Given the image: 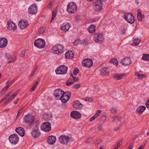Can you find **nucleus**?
<instances>
[{"instance_id": "obj_64", "label": "nucleus", "mask_w": 149, "mask_h": 149, "mask_svg": "<svg viewBox=\"0 0 149 149\" xmlns=\"http://www.w3.org/2000/svg\"><path fill=\"white\" fill-rule=\"evenodd\" d=\"M138 136V135H135L132 139V141H134Z\"/></svg>"}, {"instance_id": "obj_24", "label": "nucleus", "mask_w": 149, "mask_h": 149, "mask_svg": "<svg viewBox=\"0 0 149 149\" xmlns=\"http://www.w3.org/2000/svg\"><path fill=\"white\" fill-rule=\"evenodd\" d=\"M70 26V24L68 23L67 24H63L61 26V30L64 32H66L68 31Z\"/></svg>"}, {"instance_id": "obj_14", "label": "nucleus", "mask_w": 149, "mask_h": 149, "mask_svg": "<svg viewBox=\"0 0 149 149\" xmlns=\"http://www.w3.org/2000/svg\"><path fill=\"white\" fill-rule=\"evenodd\" d=\"M38 12L37 6L35 4L30 6L28 8V12L30 14H35Z\"/></svg>"}, {"instance_id": "obj_15", "label": "nucleus", "mask_w": 149, "mask_h": 149, "mask_svg": "<svg viewBox=\"0 0 149 149\" xmlns=\"http://www.w3.org/2000/svg\"><path fill=\"white\" fill-rule=\"evenodd\" d=\"M7 27L8 30L14 31L16 29L17 26L15 23L11 21L8 22Z\"/></svg>"}, {"instance_id": "obj_39", "label": "nucleus", "mask_w": 149, "mask_h": 149, "mask_svg": "<svg viewBox=\"0 0 149 149\" xmlns=\"http://www.w3.org/2000/svg\"><path fill=\"white\" fill-rule=\"evenodd\" d=\"M87 42L88 41L87 40L84 39L81 40L80 43L83 45H86Z\"/></svg>"}, {"instance_id": "obj_20", "label": "nucleus", "mask_w": 149, "mask_h": 149, "mask_svg": "<svg viewBox=\"0 0 149 149\" xmlns=\"http://www.w3.org/2000/svg\"><path fill=\"white\" fill-rule=\"evenodd\" d=\"M132 61L130 58L125 57L123 58L121 61L122 64L124 65H128L132 63Z\"/></svg>"}, {"instance_id": "obj_50", "label": "nucleus", "mask_w": 149, "mask_h": 149, "mask_svg": "<svg viewBox=\"0 0 149 149\" xmlns=\"http://www.w3.org/2000/svg\"><path fill=\"white\" fill-rule=\"evenodd\" d=\"M81 85L80 84H76L73 86V88L74 89H77L80 87Z\"/></svg>"}, {"instance_id": "obj_22", "label": "nucleus", "mask_w": 149, "mask_h": 149, "mask_svg": "<svg viewBox=\"0 0 149 149\" xmlns=\"http://www.w3.org/2000/svg\"><path fill=\"white\" fill-rule=\"evenodd\" d=\"M74 107L77 109H81L83 107V105L81 104L78 100L74 101L73 102Z\"/></svg>"}, {"instance_id": "obj_47", "label": "nucleus", "mask_w": 149, "mask_h": 149, "mask_svg": "<svg viewBox=\"0 0 149 149\" xmlns=\"http://www.w3.org/2000/svg\"><path fill=\"white\" fill-rule=\"evenodd\" d=\"M45 30V28L40 29L39 31L40 34H42L44 32Z\"/></svg>"}, {"instance_id": "obj_58", "label": "nucleus", "mask_w": 149, "mask_h": 149, "mask_svg": "<svg viewBox=\"0 0 149 149\" xmlns=\"http://www.w3.org/2000/svg\"><path fill=\"white\" fill-rule=\"evenodd\" d=\"M121 126V125L120 124V126H116L114 128V130L115 131H117L120 128V127Z\"/></svg>"}, {"instance_id": "obj_49", "label": "nucleus", "mask_w": 149, "mask_h": 149, "mask_svg": "<svg viewBox=\"0 0 149 149\" xmlns=\"http://www.w3.org/2000/svg\"><path fill=\"white\" fill-rule=\"evenodd\" d=\"M8 88L9 87H8V86H6V87H5L4 88H3L1 90V93H3L4 92H5L7 90Z\"/></svg>"}, {"instance_id": "obj_59", "label": "nucleus", "mask_w": 149, "mask_h": 149, "mask_svg": "<svg viewBox=\"0 0 149 149\" xmlns=\"http://www.w3.org/2000/svg\"><path fill=\"white\" fill-rule=\"evenodd\" d=\"M127 29H124L121 30V33L122 34H124L125 33L126 30Z\"/></svg>"}, {"instance_id": "obj_43", "label": "nucleus", "mask_w": 149, "mask_h": 149, "mask_svg": "<svg viewBox=\"0 0 149 149\" xmlns=\"http://www.w3.org/2000/svg\"><path fill=\"white\" fill-rule=\"evenodd\" d=\"M122 142H123L122 141H119L117 146L114 149H117L118 148L120 147V146L122 144Z\"/></svg>"}, {"instance_id": "obj_55", "label": "nucleus", "mask_w": 149, "mask_h": 149, "mask_svg": "<svg viewBox=\"0 0 149 149\" xmlns=\"http://www.w3.org/2000/svg\"><path fill=\"white\" fill-rule=\"evenodd\" d=\"M25 50H23L22 51L21 53L20 54V55L22 57H24L25 55Z\"/></svg>"}, {"instance_id": "obj_11", "label": "nucleus", "mask_w": 149, "mask_h": 149, "mask_svg": "<svg viewBox=\"0 0 149 149\" xmlns=\"http://www.w3.org/2000/svg\"><path fill=\"white\" fill-rule=\"evenodd\" d=\"M58 139L61 143L67 144L69 141V137L65 135H62L59 137Z\"/></svg>"}, {"instance_id": "obj_62", "label": "nucleus", "mask_w": 149, "mask_h": 149, "mask_svg": "<svg viewBox=\"0 0 149 149\" xmlns=\"http://www.w3.org/2000/svg\"><path fill=\"white\" fill-rule=\"evenodd\" d=\"M11 93L10 92L6 95L4 97L6 100L7 98L11 94Z\"/></svg>"}, {"instance_id": "obj_38", "label": "nucleus", "mask_w": 149, "mask_h": 149, "mask_svg": "<svg viewBox=\"0 0 149 149\" xmlns=\"http://www.w3.org/2000/svg\"><path fill=\"white\" fill-rule=\"evenodd\" d=\"M79 72V69L77 68H75L73 71V73L74 75H76Z\"/></svg>"}, {"instance_id": "obj_28", "label": "nucleus", "mask_w": 149, "mask_h": 149, "mask_svg": "<svg viewBox=\"0 0 149 149\" xmlns=\"http://www.w3.org/2000/svg\"><path fill=\"white\" fill-rule=\"evenodd\" d=\"M146 108L144 106H139L137 109L136 111L139 114L142 113L144 111L146 110Z\"/></svg>"}, {"instance_id": "obj_13", "label": "nucleus", "mask_w": 149, "mask_h": 149, "mask_svg": "<svg viewBox=\"0 0 149 149\" xmlns=\"http://www.w3.org/2000/svg\"><path fill=\"white\" fill-rule=\"evenodd\" d=\"M28 23L27 20L22 19L20 20L18 25L21 29H24L27 27L29 25Z\"/></svg>"}, {"instance_id": "obj_17", "label": "nucleus", "mask_w": 149, "mask_h": 149, "mask_svg": "<svg viewBox=\"0 0 149 149\" xmlns=\"http://www.w3.org/2000/svg\"><path fill=\"white\" fill-rule=\"evenodd\" d=\"M64 91L61 89L58 88L55 90L54 93V96L56 98V99L60 98L61 95L63 93Z\"/></svg>"}, {"instance_id": "obj_41", "label": "nucleus", "mask_w": 149, "mask_h": 149, "mask_svg": "<svg viewBox=\"0 0 149 149\" xmlns=\"http://www.w3.org/2000/svg\"><path fill=\"white\" fill-rule=\"evenodd\" d=\"M63 93L64 94V95H67L68 97H70V98L71 96V92L69 91H67L65 92H63Z\"/></svg>"}, {"instance_id": "obj_10", "label": "nucleus", "mask_w": 149, "mask_h": 149, "mask_svg": "<svg viewBox=\"0 0 149 149\" xmlns=\"http://www.w3.org/2000/svg\"><path fill=\"white\" fill-rule=\"evenodd\" d=\"M94 40L96 42L102 43L104 40L103 36L100 33L95 34L93 37Z\"/></svg>"}, {"instance_id": "obj_5", "label": "nucleus", "mask_w": 149, "mask_h": 149, "mask_svg": "<svg viewBox=\"0 0 149 149\" xmlns=\"http://www.w3.org/2000/svg\"><path fill=\"white\" fill-rule=\"evenodd\" d=\"M106 0H97L95 3L94 9L95 11L100 12L102 9L103 2Z\"/></svg>"}, {"instance_id": "obj_40", "label": "nucleus", "mask_w": 149, "mask_h": 149, "mask_svg": "<svg viewBox=\"0 0 149 149\" xmlns=\"http://www.w3.org/2000/svg\"><path fill=\"white\" fill-rule=\"evenodd\" d=\"M57 12L56 11H53L52 12V19L50 21V22H52V21L54 19V18L55 17L56 14Z\"/></svg>"}, {"instance_id": "obj_9", "label": "nucleus", "mask_w": 149, "mask_h": 149, "mask_svg": "<svg viewBox=\"0 0 149 149\" xmlns=\"http://www.w3.org/2000/svg\"><path fill=\"white\" fill-rule=\"evenodd\" d=\"M10 142L14 144H16L19 141L18 136L16 134H14L11 135L9 137Z\"/></svg>"}, {"instance_id": "obj_46", "label": "nucleus", "mask_w": 149, "mask_h": 149, "mask_svg": "<svg viewBox=\"0 0 149 149\" xmlns=\"http://www.w3.org/2000/svg\"><path fill=\"white\" fill-rule=\"evenodd\" d=\"M38 85V84H37V82H36L33 85V87L31 90V91H34L36 88L37 86Z\"/></svg>"}, {"instance_id": "obj_60", "label": "nucleus", "mask_w": 149, "mask_h": 149, "mask_svg": "<svg viewBox=\"0 0 149 149\" xmlns=\"http://www.w3.org/2000/svg\"><path fill=\"white\" fill-rule=\"evenodd\" d=\"M142 74H138L137 75V77L138 78L140 79H142V76H141Z\"/></svg>"}, {"instance_id": "obj_26", "label": "nucleus", "mask_w": 149, "mask_h": 149, "mask_svg": "<svg viewBox=\"0 0 149 149\" xmlns=\"http://www.w3.org/2000/svg\"><path fill=\"white\" fill-rule=\"evenodd\" d=\"M137 11L138 12L137 14L138 19L139 21H142L143 18L145 16L141 14L142 12L140 9H139L137 10Z\"/></svg>"}, {"instance_id": "obj_45", "label": "nucleus", "mask_w": 149, "mask_h": 149, "mask_svg": "<svg viewBox=\"0 0 149 149\" xmlns=\"http://www.w3.org/2000/svg\"><path fill=\"white\" fill-rule=\"evenodd\" d=\"M85 101L91 102L93 101V99L92 97H87L85 99Z\"/></svg>"}, {"instance_id": "obj_2", "label": "nucleus", "mask_w": 149, "mask_h": 149, "mask_svg": "<svg viewBox=\"0 0 149 149\" xmlns=\"http://www.w3.org/2000/svg\"><path fill=\"white\" fill-rule=\"evenodd\" d=\"M35 117L33 116L29 115H25L24 118V122L31 126L34 125V123Z\"/></svg>"}, {"instance_id": "obj_61", "label": "nucleus", "mask_w": 149, "mask_h": 149, "mask_svg": "<svg viewBox=\"0 0 149 149\" xmlns=\"http://www.w3.org/2000/svg\"><path fill=\"white\" fill-rule=\"evenodd\" d=\"M13 81H14L13 80L11 81H10V82L7 85V86H8V87H9L11 86V85L13 83Z\"/></svg>"}, {"instance_id": "obj_25", "label": "nucleus", "mask_w": 149, "mask_h": 149, "mask_svg": "<svg viewBox=\"0 0 149 149\" xmlns=\"http://www.w3.org/2000/svg\"><path fill=\"white\" fill-rule=\"evenodd\" d=\"M70 99L69 97L65 95L63 93L59 99L61 100L63 103H65L69 100Z\"/></svg>"}, {"instance_id": "obj_31", "label": "nucleus", "mask_w": 149, "mask_h": 149, "mask_svg": "<svg viewBox=\"0 0 149 149\" xmlns=\"http://www.w3.org/2000/svg\"><path fill=\"white\" fill-rule=\"evenodd\" d=\"M96 26L93 24H91L90 27L88 28V30L90 33H92L95 31Z\"/></svg>"}, {"instance_id": "obj_34", "label": "nucleus", "mask_w": 149, "mask_h": 149, "mask_svg": "<svg viewBox=\"0 0 149 149\" xmlns=\"http://www.w3.org/2000/svg\"><path fill=\"white\" fill-rule=\"evenodd\" d=\"M100 118L101 121L103 122H105L106 118V113H102Z\"/></svg>"}, {"instance_id": "obj_48", "label": "nucleus", "mask_w": 149, "mask_h": 149, "mask_svg": "<svg viewBox=\"0 0 149 149\" xmlns=\"http://www.w3.org/2000/svg\"><path fill=\"white\" fill-rule=\"evenodd\" d=\"M23 110V108H22L18 111V113L17 114V116L16 117V119H17L18 118L19 116L20 115L22 111Z\"/></svg>"}, {"instance_id": "obj_7", "label": "nucleus", "mask_w": 149, "mask_h": 149, "mask_svg": "<svg viewBox=\"0 0 149 149\" xmlns=\"http://www.w3.org/2000/svg\"><path fill=\"white\" fill-rule=\"evenodd\" d=\"M63 46L60 44H58L54 46L52 48V50L54 53L58 54H61L63 52Z\"/></svg>"}, {"instance_id": "obj_16", "label": "nucleus", "mask_w": 149, "mask_h": 149, "mask_svg": "<svg viewBox=\"0 0 149 149\" xmlns=\"http://www.w3.org/2000/svg\"><path fill=\"white\" fill-rule=\"evenodd\" d=\"M31 134L32 136L35 138H37L40 136L41 134L39 130L36 129L35 128L32 129V130L31 132Z\"/></svg>"}, {"instance_id": "obj_8", "label": "nucleus", "mask_w": 149, "mask_h": 149, "mask_svg": "<svg viewBox=\"0 0 149 149\" xmlns=\"http://www.w3.org/2000/svg\"><path fill=\"white\" fill-rule=\"evenodd\" d=\"M41 130L46 132H48L51 129V125L50 123L46 122L42 124L40 127Z\"/></svg>"}, {"instance_id": "obj_21", "label": "nucleus", "mask_w": 149, "mask_h": 149, "mask_svg": "<svg viewBox=\"0 0 149 149\" xmlns=\"http://www.w3.org/2000/svg\"><path fill=\"white\" fill-rule=\"evenodd\" d=\"M70 115L72 117L76 119H79L81 116V114L79 112L75 111H72Z\"/></svg>"}, {"instance_id": "obj_29", "label": "nucleus", "mask_w": 149, "mask_h": 149, "mask_svg": "<svg viewBox=\"0 0 149 149\" xmlns=\"http://www.w3.org/2000/svg\"><path fill=\"white\" fill-rule=\"evenodd\" d=\"M126 75V74L125 73L117 74L116 75L114 76L113 78L114 79L118 80L122 79L123 77L125 76Z\"/></svg>"}, {"instance_id": "obj_27", "label": "nucleus", "mask_w": 149, "mask_h": 149, "mask_svg": "<svg viewBox=\"0 0 149 149\" xmlns=\"http://www.w3.org/2000/svg\"><path fill=\"white\" fill-rule=\"evenodd\" d=\"M52 118V116L50 113H45L43 116V118L46 120H49Z\"/></svg>"}, {"instance_id": "obj_52", "label": "nucleus", "mask_w": 149, "mask_h": 149, "mask_svg": "<svg viewBox=\"0 0 149 149\" xmlns=\"http://www.w3.org/2000/svg\"><path fill=\"white\" fill-rule=\"evenodd\" d=\"M17 60L16 57L15 56V58H14L13 59L10 61L8 62V63H12L14 62L16 60Z\"/></svg>"}, {"instance_id": "obj_53", "label": "nucleus", "mask_w": 149, "mask_h": 149, "mask_svg": "<svg viewBox=\"0 0 149 149\" xmlns=\"http://www.w3.org/2000/svg\"><path fill=\"white\" fill-rule=\"evenodd\" d=\"M102 111L101 110H97V111L95 115L97 117L100 116V113H101Z\"/></svg>"}, {"instance_id": "obj_36", "label": "nucleus", "mask_w": 149, "mask_h": 149, "mask_svg": "<svg viewBox=\"0 0 149 149\" xmlns=\"http://www.w3.org/2000/svg\"><path fill=\"white\" fill-rule=\"evenodd\" d=\"M113 121V122H118L120 120L121 118V117H119L118 116L114 117Z\"/></svg>"}, {"instance_id": "obj_57", "label": "nucleus", "mask_w": 149, "mask_h": 149, "mask_svg": "<svg viewBox=\"0 0 149 149\" xmlns=\"http://www.w3.org/2000/svg\"><path fill=\"white\" fill-rule=\"evenodd\" d=\"M146 105L147 108H149V99L147 101Z\"/></svg>"}, {"instance_id": "obj_54", "label": "nucleus", "mask_w": 149, "mask_h": 149, "mask_svg": "<svg viewBox=\"0 0 149 149\" xmlns=\"http://www.w3.org/2000/svg\"><path fill=\"white\" fill-rule=\"evenodd\" d=\"M73 83V81H68V80L66 82V85L68 86H69L70 85L72 84Z\"/></svg>"}, {"instance_id": "obj_30", "label": "nucleus", "mask_w": 149, "mask_h": 149, "mask_svg": "<svg viewBox=\"0 0 149 149\" xmlns=\"http://www.w3.org/2000/svg\"><path fill=\"white\" fill-rule=\"evenodd\" d=\"M100 73L102 75L108 76L109 72L107 68H104L101 70Z\"/></svg>"}, {"instance_id": "obj_51", "label": "nucleus", "mask_w": 149, "mask_h": 149, "mask_svg": "<svg viewBox=\"0 0 149 149\" xmlns=\"http://www.w3.org/2000/svg\"><path fill=\"white\" fill-rule=\"evenodd\" d=\"M97 118V117L95 115H94L93 117H92L89 119V121L90 122H91L94 120L95 119Z\"/></svg>"}, {"instance_id": "obj_4", "label": "nucleus", "mask_w": 149, "mask_h": 149, "mask_svg": "<svg viewBox=\"0 0 149 149\" xmlns=\"http://www.w3.org/2000/svg\"><path fill=\"white\" fill-rule=\"evenodd\" d=\"M124 18L126 21L130 24H132L135 21L134 15L131 13H127L124 16Z\"/></svg>"}, {"instance_id": "obj_12", "label": "nucleus", "mask_w": 149, "mask_h": 149, "mask_svg": "<svg viewBox=\"0 0 149 149\" xmlns=\"http://www.w3.org/2000/svg\"><path fill=\"white\" fill-rule=\"evenodd\" d=\"M82 65L85 67L90 68L93 65V61L89 58L85 59L82 61Z\"/></svg>"}, {"instance_id": "obj_6", "label": "nucleus", "mask_w": 149, "mask_h": 149, "mask_svg": "<svg viewBox=\"0 0 149 149\" xmlns=\"http://www.w3.org/2000/svg\"><path fill=\"white\" fill-rule=\"evenodd\" d=\"M34 45L39 49L43 48L45 46V42L42 38H38L34 42Z\"/></svg>"}, {"instance_id": "obj_44", "label": "nucleus", "mask_w": 149, "mask_h": 149, "mask_svg": "<svg viewBox=\"0 0 149 149\" xmlns=\"http://www.w3.org/2000/svg\"><path fill=\"white\" fill-rule=\"evenodd\" d=\"M110 110L112 113H115L116 112L117 109L113 107Z\"/></svg>"}, {"instance_id": "obj_3", "label": "nucleus", "mask_w": 149, "mask_h": 149, "mask_svg": "<svg viewBox=\"0 0 149 149\" xmlns=\"http://www.w3.org/2000/svg\"><path fill=\"white\" fill-rule=\"evenodd\" d=\"M68 67L64 65H61L58 67L55 70L56 74H65L67 71Z\"/></svg>"}, {"instance_id": "obj_18", "label": "nucleus", "mask_w": 149, "mask_h": 149, "mask_svg": "<svg viewBox=\"0 0 149 149\" xmlns=\"http://www.w3.org/2000/svg\"><path fill=\"white\" fill-rule=\"evenodd\" d=\"M7 39L5 37L0 38V48H3L6 47L8 44Z\"/></svg>"}, {"instance_id": "obj_19", "label": "nucleus", "mask_w": 149, "mask_h": 149, "mask_svg": "<svg viewBox=\"0 0 149 149\" xmlns=\"http://www.w3.org/2000/svg\"><path fill=\"white\" fill-rule=\"evenodd\" d=\"M56 137L55 136L51 135L49 136L47 139V142L50 145H53L56 141Z\"/></svg>"}, {"instance_id": "obj_56", "label": "nucleus", "mask_w": 149, "mask_h": 149, "mask_svg": "<svg viewBox=\"0 0 149 149\" xmlns=\"http://www.w3.org/2000/svg\"><path fill=\"white\" fill-rule=\"evenodd\" d=\"M52 2H50L49 3V4L48 6H47V8H48L50 9L51 7H52Z\"/></svg>"}, {"instance_id": "obj_33", "label": "nucleus", "mask_w": 149, "mask_h": 149, "mask_svg": "<svg viewBox=\"0 0 149 149\" xmlns=\"http://www.w3.org/2000/svg\"><path fill=\"white\" fill-rule=\"evenodd\" d=\"M142 59L144 61H149V54H143Z\"/></svg>"}, {"instance_id": "obj_63", "label": "nucleus", "mask_w": 149, "mask_h": 149, "mask_svg": "<svg viewBox=\"0 0 149 149\" xmlns=\"http://www.w3.org/2000/svg\"><path fill=\"white\" fill-rule=\"evenodd\" d=\"M36 72V71L33 70L30 74V77H33Z\"/></svg>"}, {"instance_id": "obj_32", "label": "nucleus", "mask_w": 149, "mask_h": 149, "mask_svg": "<svg viewBox=\"0 0 149 149\" xmlns=\"http://www.w3.org/2000/svg\"><path fill=\"white\" fill-rule=\"evenodd\" d=\"M70 53H72V51L71 50L68 51L65 54V56L66 58H72L73 57V56H70Z\"/></svg>"}, {"instance_id": "obj_42", "label": "nucleus", "mask_w": 149, "mask_h": 149, "mask_svg": "<svg viewBox=\"0 0 149 149\" xmlns=\"http://www.w3.org/2000/svg\"><path fill=\"white\" fill-rule=\"evenodd\" d=\"M110 62L112 63L118 65V61L116 59H111L110 61Z\"/></svg>"}, {"instance_id": "obj_1", "label": "nucleus", "mask_w": 149, "mask_h": 149, "mask_svg": "<svg viewBox=\"0 0 149 149\" xmlns=\"http://www.w3.org/2000/svg\"><path fill=\"white\" fill-rule=\"evenodd\" d=\"M77 6L75 3L70 2L68 4L67 10L69 13L74 14L77 12Z\"/></svg>"}, {"instance_id": "obj_37", "label": "nucleus", "mask_w": 149, "mask_h": 149, "mask_svg": "<svg viewBox=\"0 0 149 149\" xmlns=\"http://www.w3.org/2000/svg\"><path fill=\"white\" fill-rule=\"evenodd\" d=\"M20 90H18L15 92L14 94L12 95L10 97L13 99L19 93Z\"/></svg>"}, {"instance_id": "obj_23", "label": "nucleus", "mask_w": 149, "mask_h": 149, "mask_svg": "<svg viewBox=\"0 0 149 149\" xmlns=\"http://www.w3.org/2000/svg\"><path fill=\"white\" fill-rule=\"evenodd\" d=\"M16 132L21 136H24L25 134V131L23 128L19 127L15 129Z\"/></svg>"}, {"instance_id": "obj_35", "label": "nucleus", "mask_w": 149, "mask_h": 149, "mask_svg": "<svg viewBox=\"0 0 149 149\" xmlns=\"http://www.w3.org/2000/svg\"><path fill=\"white\" fill-rule=\"evenodd\" d=\"M140 40L139 39H135L133 41V45L135 46L138 45L140 42Z\"/></svg>"}]
</instances>
